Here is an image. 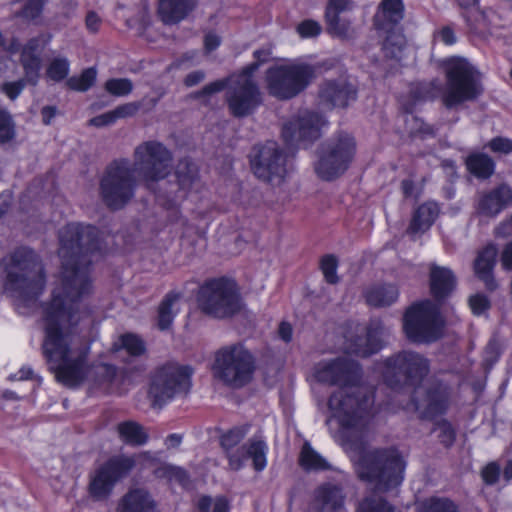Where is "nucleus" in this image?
<instances>
[{"mask_svg": "<svg viewBox=\"0 0 512 512\" xmlns=\"http://www.w3.org/2000/svg\"><path fill=\"white\" fill-rule=\"evenodd\" d=\"M59 238L62 266L51 300L43 306V353L62 384L73 387L89 381L109 388L116 376L115 368L106 364L86 366L87 349L79 345L74 333L85 314L82 302L93 290L90 264L99 248L97 230L70 223L60 231Z\"/></svg>", "mask_w": 512, "mask_h": 512, "instance_id": "nucleus-1", "label": "nucleus"}, {"mask_svg": "<svg viewBox=\"0 0 512 512\" xmlns=\"http://www.w3.org/2000/svg\"><path fill=\"white\" fill-rule=\"evenodd\" d=\"M359 365L340 357L320 361L314 378L338 389L328 399L330 432L354 464L359 478L378 491L398 487L404 479L405 461L395 449H370L366 425L373 398L360 384Z\"/></svg>", "mask_w": 512, "mask_h": 512, "instance_id": "nucleus-2", "label": "nucleus"}, {"mask_svg": "<svg viewBox=\"0 0 512 512\" xmlns=\"http://www.w3.org/2000/svg\"><path fill=\"white\" fill-rule=\"evenodd\" d=\"M170 151L161 143L148 141L135 149L134 163L127 160L114 162L101 182L103 199L108 206L117 209L124 206L134 194L135 179L151 189L164 179L171 168Z\"/></svg>", "mask_w": 512, "mask_h": 512, "instance_id": "nucleus-3", "label": "nucleus"}, {"mask_svg": "<svg viewBox=\"0 0 512 512\" xmlns=\"http://www.w3.org/2000/svg\"><path fill=\"white\" fill-rule=\"evenodd\" d=\"M377 372L388 386L403 385L406 392L413 394L406 410H414L425 419H434L445 410L448 389L442 384L430 387L423 382L428 363L421 355L404 351L378 364Z\"/></svg>", "mask_w": 512, "mask_h": 512, "instance_id": "nucleus-4", "label": "nucleus"}, {"mask_svg": "<svg viewBox=\"0 0 512 512\" xmlns=\"http://www.w3.org/2000/svg\"><path fill=\"white\" fill-rule=\"evenodd\" d=\"M2 292L18 306H30L43 293L46 276L34 251L22 247L4 257L0 264Z\"/></svg>", "mask_w": 512, "mask_h": 512, "instance_id": "nucleus-5", "label": "nucleus"}, {"mask_svg": "<svg viewBox=\"0 0 512 512\" xmlns=\"http://www.w3.org/2000/svg\"><path fill=\"white\" fill-rule=\"evenodd\" d=\"M270 56L269 48L256 50L254 63L226 80H217L207 85L201 93L202 97L210 98L214 93L220 92L226 87L227 102L231 113L239 117L250 114L261 103V93L253 80V73L261 63L268 61Z\"/></svg>", "mask_w": 512, "mask_h": 512, "instance_id": "nucleus-6", "label": "nucleus"}, {"mask_svg": "<svg viewBox=\"0 0 512 512\" xmlns=\"http://www.w3.org/2000/svg\"><path fill=\"white\" fill-rule=\"evenodd\" d=\"M447 84L444 91L440 83L432 82L423 98L442 96L446 106L451 107L464 101L473 100L483 90L481 74L466 58L452 56L441 60Z\"/></svg>", "mask_w": 512, "mask_h": 512, "instance_id": "nucleus-7", "label": "nucleus"}, {"mask_svg": "<svg viewBox=\"0 0 512 512\" xmlns=\"http://www.w3.org/2000/svg\"><path fill=\"white\" fill-rule=\"evenodd\" d=\"M155 466L156 457L149 452H142L134 456H114L91 475L89 492L95 499H105L111 494L115 484L133 468L146 469Z\"/></svg>", "mask_w": 512, "mask_h": 512, "instance_id": "nucleus-8", "label": "nucleus"}, {"mask_svg": "<svg viewBox=\"0 0 512 512\" xmlns=\"http://www.w3.org/2000/svg\"><path fill=\"white\" fill-rule=\"evenodd\" d=\"M314 77L311 65L299 60H285L266 73L268 92L279 99H290L304 90Z\"/></svg>", "mask_w": 512, "mask_h": 512, "instance_id": "nucleus-9", "label": "nucleus"}, {"mask_svg": "<svg viewBox=\"0 0 512 512\" xmlns=\"http://www.w3.org/2000/svg\"><path fill=\"white\" fill-rule=\"evenodd\" d=\"M248 431V425L236 426L228 430L221 436V446L226 451L231 469L240 470L250 459L254 469L262 471L267 466L268 446L261 436H255L247 444L236 448Z\"/></svg>", "mask_w": 512, "mask_h": 512, "instance_id": "nucleus-10", "label": "nucleus"}, {"mask_svg": "<svg viewBox=\"0 0 512 512\" xmlns=\"http://www.w3.org/2000/svg\"><path fill=\"white\" fill-rule=\"evenodd\" d=\"M403 328L413 342H432L442 333L443 320L439 308L429 300L413 304L405 313Z\"/></svg>", "mask_w": 512, "mask_h": 512, "instance_id": "nucleus-11", "label": "nucleus"}, {"mask_svg": "<svg viewBox=\"0 0 512 512\" xmlns=\"http://www.w3.org/2000/svg\"><path fill=\"white\" fill-rule=\"evenodd\" d=\"M198 303L202 311L217 318L236 313L242 305L235 282L226 279L212 280L203 285Z\"/></svg>", "mask_w": 512, "mask_h": 512, "instance_id": "nucleus-12", "label": "nucleus"}, {"mask_svg": "<svg viewBox=\"0 0 512 512\" xmlns=\"http://www.w3.org/2000/svg\"><path fill=\"white\" fill-rule=\"evenodd\" d=\"M355 141L349 134H340L331 139L315 163V171L323 180H333L342 175L355 155Z\"/></svg>", "mask_w": 512, "mask_h": 512, "instance_id": "nucleus-13", "label": "nucleus"}, {"mask_svg": "<svg viewBox=\"0 0 512 512\" xmlns=\"http://www.w3.org/2000/svg\"><path fill=\"white\" fill-rule=\"evenodd\" d=\"M252 371V355L241 345L223 348L216 355L214 375L226 384L241 386L249 381Z\"/></svg>", "mask_w": 512, "mask_h": 512, "instance_id": "nucleus-14", "label": "nucleus"}, {"mask_svg": "<svg viewBox=\"0 0 512 512\" xmlns=\"http://www.w3.org/2000/svg\"><path fill=\"white\" fill-rule=\"evenodd\" d=\"M51 39V34L43 33L30 39L22 48L20 60L24 69V79L5 82L1 88L9 99H16L24 89L26 83L33 86L38 83L42 67L41 57Z\"/></svg>", "mask_w": 512, "mask_h": 512, "instance_id": "nucleus-15", "label": "nucleus"}, {"mask_svg": "<svg viewBox=\"0 0 512 512\" xmlns=\"http://www.w3.org/2000/svg\"><path fill=\"white\" fill-rule=\"evenodd\" d=\"M192 370L188 366L169 363L154 374L149 388V396L154 406H161L175 395L185 393L190 388Z\"/></svg>", "mask_w": 512, "mask_h": 512, "instance_id": "nucleus-16", "label": "nucleus"}, {"mask_svg": "<svg viewBox=\"0 0 512 512\" xmlns=\"http://www.w3.org/2000/svg\"><path fill=\"white\" fill-rule=\"evenodd\" d=\"M402 0H383L376 15L375 25L378 30L387 33L383 44L385 55L401 60L406 47V40L396 25L403 19Z\"/></svg>", "mask_w": 512, "mask_h": 512, "instance_id": "nucleus-17", "label": "nucleus"}, {"mask_svg": "<svg viewBox=\"0 0 512 512\" xmlns=\"http://www.w3.org/2000/svg\"><path fill=\"white\" fill-rule=\"evenodd\" d=\"M250 163L255 176L272 185H280L288 174L287 156L273 141L255 147Z\"/></svg>", "mask_w": 512, "mask_h": 512, "instance_id": "nucleus-18", "label": "nucleus"}, {"mask_svg": "<svg viewBox=\"0 0 512 512\" xmlns=\"http://www.w3.org/2000/svg\"><path fill=\"white\" fill-rule=\"evenodd\" d=\"M327 122L321 115L303 111L283 126V138L288 145H305L320 136Z\"/></svg>", "mask_w": 512, "mask_h": 512, "instance_id": "nucleus-19", "label": "nucleus"}, {"mask_svg": "<svg viewBox=\"0 0 512 512\" xmlns=\"http://www.w3.org/2000/svg\"><path fill=\"white\" fill-rule=\"evenodd\" d=\"M345 475L339 472L336 482H325L313 493L312 505L319 512H346L344 491Z\"/></svg>", "mask_w": 512, "mask_h": 512, "instance_id": "nucleus-20", "label": "nucleus"}, {"mask_svg": "<svg viewBox=\"0 0 512 512\" xmlns=\"http://www.w3.org/2000/svg\"><path fill=\"white\" fill-rule=\"evenodd\" d=\"M512 202V190L507 185H501L481 196L478 202L479 214L495 217Z\"/></svg>", "mask_w": 512, "mask_h": 512, "instance_id": "nucleus-21", "label": "nucleus"}, {"mask_svg": "<svg viewBox=\"0 0 512 512\" xmlns=\"http://www.w3.org/2000/svg\"><path fill=\"white\" fill-rule=\"evenodd\" d=\"M354 98L355 90L345 79L327 82L320 90L321 102L332 107H345Z\"/></svg>", "mask_w": 512, "mask_h": 512, "instance_id": "nucleus-22", "label": "nucleus"}, {"mask_svg": "<svg viewBox=\"0 0 512 512\" xmlns=\"http://www.w3.org/2000/svg\"><path fill=\"white\" fill-rule=\"evenodd\" d=\"M384 329L379 322L372 323L365 337H359L349 346V353L361 357L369 356L381 349Z\"/></svg>", "mask_w": 512, "mask_h": 512, "instance_id": "nucleus-23", "label": "nucleus"}, {"mask_svg": "<svg viewBox=\"0 0 512 512\" xmlns=\"http://www.w3.org/2000/svg\"><path fill=\"white\" fill-rule=\"evenodd\" d=\"M117 512H158L155 502L144 489L130 490L119 502Z\"/></svg>", "mask_w": 512, "mask_h": 512, "instance_id": "nucleus-24", "label": "nucleus"}, {"mask_svg": "<svg viewBox=\"0 0 512 512\" xmlns=\"http://www.w3.org/2000/svg\"><path fill=\"white\" fill-rule=\"evenodd\" d=\"M496 255L497 247L494 244H489L479 252L474 263L475 274L484 281L486 287L491 290L496 287L492 275Z\"/></svg>", "mask_w": 512, "mask_h": 512, "instance_id": "nucleus-25", "label": "nucleus"}, {"mask_svg": "<svg viewBox=\"0 0 512 512\" xmlns=\"http://www.w3.org/2000/svg\"><path fill=\"white\" fill-rule=\"evenodd\" d=\"M195 6V0H159L158 13L166 24L184 19Z\"/></svg>", "mask_w": 512, "mask_h": 512, "instance_id": "nucleus-26", "label": "nucleus"}, {"mask_svg": "<svg viewBox=\"0 0 512 512\" xmlns=\"http://www.w3.org/2000/svg\"><path fill=\"white\" fill-rule=\"evenodd\" d=\"M455 287L453 272L440 266H432L430 271V288L433 296L437 299L446 297Z\"/></svg>", "mask_w": 512, "mask_h": 512, "instance_id": "nucleus-27", "label": "nucleus"}, {"mask_svg": "<svg viewBox=\"0 0 512 512\" xmlns=\"http://www.w3.org/2000/svg\"><path fill=\"white\" fill-rule=\"evenodd\" d=\"M349 7L348 0H329L325 18L331 33L340 37L348 36L347 23L339 17V14Z\"/></svg>", "mask_w": 512, "mask_h": 512, "instance_id": "nucleus-28", "label": "nucleus"}, {"mask_svg": "<svg viewBox=\"0 0 512 512\" xmlns=\"http://www.w3.org/2000/svg\"><path fill=\"white\" fill-rule=\"evenodd\" d=\"M46 0H2L1 6L12 11L18 18L27 21L37 19Z\"/></svg>", "mask_w": 512, "mask_h": 512, "instance_id": "nucleus-29", "label": "nucleus"}, {"mask_svg": "<svg viewBox=\"0 0 512 512\" xmlns=\"http://www.w3.org/2000/svg\"><path fill=\"white\" fill-rule=\"evenodd\" d=\"M439 213V207L435 202H426L416 210L410 227L411 234H420L427 231L434 223Z\"/></svg>", "mask_w": 512, "mask_h": 512, "instance_id": "nucleus-30", "label": "nucleus"}, {"mask_svg": "<svg viewBox=\"0 0 512 512\" xmlns=\"http://www.w3.org/2000/svg\"><path fill=\"white\" fill-rule=\"evenodd\" d=\"M116 430L119 438L126 444L140 446L148 441V433L138 422L132 420L120 422Z\"/></svg>", "mask_w": 512, "mask_h": 512, "instance_id": "nucleus-31", "label": "nucleus"}, {"mask_svg": "<svg viewBox=\"0 0 512 512\" xmlns=\"http://www.w3.org/2000/svg\"><path fill=\"white\" fill-rule=\"evenodd\" d=\"M365 297L371 306H387L398 298V289L392 284L373 286L366 291Z\"/></svg>", "mask_w": 512, "mask_h": 512, "instance_id": "nucleus-32", "label": "nucleus"}, {"mask_svg": "<svg viewBox=\"0 0 512 512\" xmlns=\"http://www.w3.org/2000/svg\"><path fill=\"white\" fill-rule=\"evenodd\" d=\"M180 300L179 294L170 293L162 301L158 314V325L161 329L168 328L172 323L174 316L180 310Z\"/></svg>", "mask_w": 512, "mask_h": 512, "instance_id": "nucleus-33", "label": "nucleus"}, {"mask_svg": "<svg viewBox=\"0 0 512 512\" xmlns=\"http://www.w3.org/2000/svg\"><path fill=\"white\" fill-rule=\"evenodd\" d=\"M466 165L468 170L478 178L490 177L495 168L492 158L482 153L469 156L466 160Z\"/></svg>", "mask_w": 512, "mask_h": 512, "instance_id": "nucleus-34", "label": "nucleus"}, {"mask_svg": "<svg viewBox=\"0 0 512 512\" xmlns=\"http://www.w3.org/2000/svg\"><path fill=\"white\" fill-rule=\"evenodd\" d=\"M122 351H125L130 356H138L145 351V346L137 335L128 333L120 336L113 344V354H119Z\"/></svg>", "mask_w": 512, "mask_h": 512, "instance_id": "nucleus-35", "label": "nucleus"}, {"mask_svg": "<svg viewBox=\"0 0 512 512\" xmlns=\"http://www.w3.org/2000/svg\"><path fill=\"white\" fill-rule=\"evenodd\" d=\"M299 461L300 465L306 470H325L331 468L329 463L308 443L303 445Z\"/></svg>", "mask_w": 512, "mask_h": 512, "instance_id": "nucleus-36", "label": "nucleus"}, {"mask_svg": "<svg viewBox=\"0 0 512 512\" xmlns=\"http://www.w3.org/2000/svg\"><path fill=\"white\" fill-rule=\"evenodd\" d=\"M176 177L181 189L189 191L192 186L197 185V169L188 160L181 161L176 170Z\"/></svg>", "mask_w": 512, "mask_h": 512, "instance_id": "nucleus-37", "label": "nucleus"}, {"mask_svg": "<svg viewBox=\"0 0 512 512\" xmlns=\"http://www.w3.org/2000/svg\"><path fill=\"white\" fill-rule=\"evenodd\" d=\"M70 70V63L68 59L64 56H55L53 57L46 70L47 77L55 82H59L65 79Z\"/></svg>", "mask_w": 512, "mask_h": 512, "instance_id": "nucleus-38", "label": "nucleus"}, {"mask_svg": "<svg viewBox=\"0 0 512 512\" xmlns=\"http://www.w3.org/2000/svg\"><path fill=\"white\" fill-rule=\"evenodd\" d=\"M154 472L157 477L166 478L169 482H178L182 486L187 484V474L180 467L161 464L159 467L155 468Z\"/></svg>", "mask_w": 512, "mask_h": 512, "instance_id": "nucleus-39", "label": "nucleus"}, {"mask_svg": "<svg viewBox=\"0 0 512 512\" xmlns=\"http://www.w3.org/2000/svg\"><path fill=\"white\" fill-rule=\"evenodd\" d=\"M97 72L94 68L84 70L81 75L68 79V86L77 91L88 90L96 80Z\"/></svg>", "mask_w": 512, "mask_h": 512, "instance_id": "nucleus-40", "label": "nucleus"}, {"mask_svg": "<svg viewBox=\"0 0 512 512\" xmlns=\"http://www.w3.org/2000/svg\"><path fill=\"white\" fill-rule=\"evenodd\" d=\"M198 512H228V503L223 497L202 496L197 503Z\"/></svg>", "mask_w": 512, "mask_h": 512, "instance_id": "nucleus-41", "label": "nucleus"}, {"mask_svg": "<svg viewBox=\"0 0 512 512\" xmlns=\"http://www.w3.org/2000/svg\"><path fill=\"white\" fill-rule=\"evenodd\" d=\"M418 512H456V507L447 499L431 498L419 504Z\"/></svg>", "mask_w": 512, "mask_h": 512, "instance_id": "nucleus-42", "label": "nucleus"}, {"mask_svg": "<svg viewBox=\"0 0 512 512\" xmlns=\"http://www.w3.org/2000/svg\"><path fill=\"white\" fill-rule=\"evenodd\" d=\"M357 512H398L381 498H366L358 506Z\"/></svg>", "mask_w": 512, "mask_h": 512, "instance_id": "nucleus-43", "label": "nucleus"}, {"mask_svg": "<svg viewBox=\"0 0 512 512\" xmlns=\"http://www.w3.org/2000/svg\"><path fill=\"white\" fill-rule=\"evenodd\" d=\"M320 268L324 278L328 283L334 284L337 282V260L332 255H326L321 259Z\"/></svg>", "mask_w": 512, "mask_h": 512, "instance_id": "nucleus-44", "label": "nucleus"}, {"mask_svg": "<svg viewBox=\"0 0 512 512\" xmlns=\"http://www.w3.org/2000/svg\"><path fill=\"white\" fill-rule=\"evenodd\" d=\"M14 123L6 111H0V142H7L14 137Z\"/></svg>", "mask_w": 512, "mask_h": 512, "instance_id": "nucleus-45", "label": "nucleus"}, {"mask_svg": "<svg viewBox=\"0 0 512 512\" xmlns=\"http://www.w3.org/2000/svg\"><path fill=\"white\" fill-rule=\"evenodd\" d=\"M106 89L113 95L124 96L131 92L132 83L128 79H111L106 82Z\"/></svg>", "mask_w": 512, "mask_h": 512, "instance_id": "nucleus-46", "label": "nucleus"}, {"mask_svg": "<svg viewBox=\"0 0 512 512\" xmlns=\"http://www.w3.org/2000/svg\"><path fill=\"white\" fill-rule=\"evenodd\" d=\"M297 32L303 38H310L320 34L321 26L317 21L308 19L297 26Z\"/></svg>", "mask_w": 512, "mask_h": 512, "instance_id": "nucleus-47", "label": "nucleus"}, {"mask_svg": "<svg viewBox=\"0 0 512 512\" xmlns=\"http://www.w3.org/2000/svg\"><path fill=\"white\" fill-rule=\"evenodd\" d=\"M494 153L508 154L512 152V140L506 137H495L487 144Z\"/></svg>", "mask_w": 512, "mask_h": 512, "instance_id": "nucleus-48", "label": "nucleus"}, {"mask_svg": "<svg viewBox=\"0 0 512 512\" xmlns=\"http://www.w3.org/2000/svg\"><path fill=\"white\" fill-rule=\"evenodd\" d=\"M469 305L474 315L484 314L490 306V302L485 295L475 294L470 297Z\"/></svg>", "mask_w": 512, "mask_h": 512, "instance_id": "nucleus-49", "label": "nucleus"}, {"mask_svg": "<svg viewBox=\"0 0 512 512\" xmlns=\"http://www.w3.org/2000/svg\"><path fill=\"white\" fill-rule=\"evenodd\" d=\"M435 431L438 433V437L440 438L441 442L444 445L448 446L453 442L455 433L454 430L452 429L451 424H449L448 422H437Z\"/></svg>", "mask_w": 512, "mask_h": 512, "instance_id": "nucleus-50", "label": "nucleus"}, {"mask_svg": "<svg viewBox=\"0 0 512 512\" xmlns=\"http://www.w3.org/2000/svg\"><path fill=\"white\" fill-rule=\"evenodd\" d=\"M434 39L438 42H442L445 45H453L456 43L455 33L448 26L442 27L441 29L437 30L434 33Z\"/></svg>", "mask_w": 512, "mask_h": 512, "instance_id": "nucleus-51", "label": "nucleus"}, {"mask_svg": "<svg viewBox=\"0 0 512 512\" xmlns=\"http://www.w3.org/2000/svg\"><path fill=\"white\" fill-rule=\"evenodd\" d=\"M500 355V345L496 340H491L484 352V361L487 365H492L497 361Z\"/></svg>", "mask_w": 512, "mask_h": 512, "instance_id": "nucleus-52", "label": "nucleus"}, {"mask_svg": "<svg viewBox=\"0 0 512 512\" xmlns=\"http://www.w3.org/2000/svg\"><path fill=\"white\" fill-rule=\"evenodd\" d=\"M139 109L138 103H126L113 110L117 120L133 116Z\"/></svg>", "mask_w": 512, "mask_h": 512, "instance_id": "nucleus-53", "label": "nucleus"}, {"mask_svg": "<svg viewBox=\"0 0 512 512\" xmlns=\"http://www.w3.org/2000/svg\"><path fill=\"white\" fill-rule=\"evenodd\" d=\"M116 121L117 118L112 110L92 118L90 120V124L96 127H105L115 123Z\"/></svg>", "mask_w": 512, "mask_h": 512, "instance_id": "nucleus-54", "label": "nucleus"}, {"mask_svg": "<svg viewBox=\"0 0 512 512\" xmlns=\"http://www.w3.org/2000/svg\"><path fill=\"white\" fill-rule=\"evenodd\" d=\"M499 472V466L496 463H490L482 470L483 480L488 484H493L498 479Z\"/></svg>", "mask_w": 512, "mask_h": 512, "instance_id": "nucleus-55", "label": "nucleus"}, {"mask_svg": "<svg viewBox=\"0 0 512 512\" xmlns=\"http://www.w3.org/2000/svg\"><path fill=\"white\" fill-rule=\"evenodd\" d=\"M101 24H102V20L97 13H95L93 11H90L87 13V16L85 19V26L89 32H91V33L98 32L101 27Z\"/></svg>", "mask_w": 512, "mask_h": 512, "instance_id": "nucleus-56", "label": "nucleus"}, {"mask_svg": "<svg viewBox=\"0 0 512 512\" xmlns=\"http://www.w3.org/2000/svg\"><path fill=\"white\" fill-rule=\"evenodd\" d=\"M501 264L505 270H512V241L504 247L501 253Z\"/></svg>", "mask_w": 512, "mask_h": 512, "instance_id": "nucleus-57", "label": "nucleus"}, {"mask_svg": "<svg viewBox=\"0 0 512 512\" xmlns=\"http://www.w3.org/2000/svg\"><path fill=\"white\" fill-rule=\"evenodd\" d=\"M220 37L215 33H208L204 39V47L207 52H212L220 45Z\"/></svg>", "mask_w": 512, "mask_h": 512, "instance_id": "nucleus-58", "label": "nucleus"}, {"mask_svg": "<svg viewBox=\"0 0 512 512\" xmlns=\"http://www.w3.org/2000/svg\"><path fill=\"white\" fill-rule=\"evenodd\" d=\"M33 377V371L28 366H23L17 373L11 374L9 380L20 381L27 380Z\"/></svg>", "mask_w": 512, "mask_h": 512, "instance_id": "nucleus-59", "label": "nucleus"}, {"mask_svg": "<svg viewBox=\"0 0 512 512\" xmlns=\"http://www.w3.org/2000/svg\"><path fill=\"white\" fill-rule=\"evenodd\" d=\"M496 234L498 236H502V237H507V236L512 235V216L510 217L509 220L501 223L497 227Z\"/></svg>", "mask_w": 512, "mask_h": 512, "instance_id": "nucleus-60", "label": "nucleus"}, {"mask_svg": "<svg viewBox=\"0 0 512 512\" xmlns=\"http://www.w3.org/2000/svg\"><path fill=\"white\" fill-rule=\"evenodd\" d=\"M278 333H279V336L282 340H284L285 342H288L291 340L292 338V327L289 323L287 322H282L280 325H279V330H278Z\"/></svg>", "mask_w": 512, "mask_h": 512, "instance_id": "nucleus-61", "label": "nucleus"}, {"mask_svg": "<svg viewBox=\"0 0 512 512\" xmlns=\"http://www.w3.org/2000/svg\"><path fill=\"white\" fill-rule=\"evenodd\" d=\"M203 79H204V73L201 71H195V72L190 73L186 77L185 84L187 86H194V85L198 84L199 82H201Z\"/></svg>", "mask_w": 512, "mask_h": 512, "instance_id": "nucleus-62", "label": "nucleus"}, {"mask_svg": "<svg viewBox=\"0 0 512 512\" xmlns=\"http://www.w3.org/2000/svg\"><path fill=\"white\" fill-rule=\"evenodd\" d=\"M43 122L45 124H50L52 119L56 115V109L52 106H46L41 111Z\"/></svg>", "mask_w": 512, "mask_h": 512, "instance_id": "nucleus-63", "label": "nucleus"}, {"mask_svg": "<svg viewBox=\"0 0 512 512\" xmlns=\"http://www.w3.org/2000/svg\"><path fill=\"white\" fill-rule=\"evenodd\" d=\"M182 438L178 434H171L167 437L165 444L168 448H176L180 445Z\"/></svg>", "mask_w": 512, "mask_h": 512, "instance_id": "nucleus-64", "label": "nucleus"}]
</instances>
